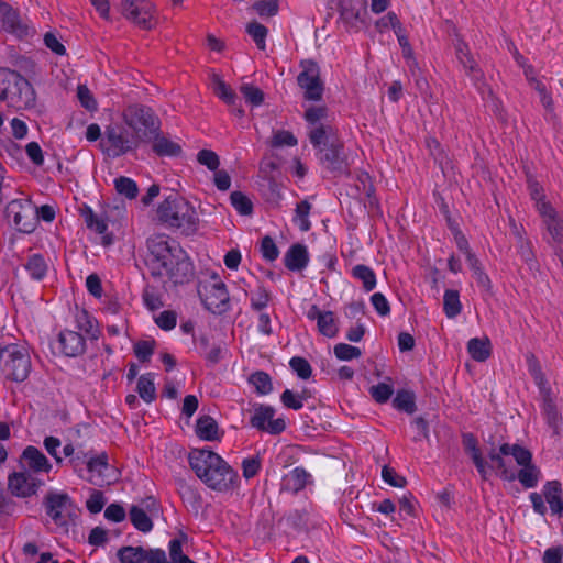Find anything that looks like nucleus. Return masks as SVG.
Returning a JSON list of instances; mask_svg holds the SVG:
<instances>
[{
  "instance_id": "f257e3e1",
  "label": "nucleus",
  "mask_w": 563,
  "mask_h": 563,
  "mask_svg": "<svg viewBox=\"0 0 563 563\" xmlns=\"http://www.w3.org/2000/svg\"><path fill=\"white\" fill-rule=\"evenodd\" d=\"M146 266L153 277L167 278L174 285L188 283L194 264L179 242L166 234H153L146 241Z\"/></svg>"
},
{
  "instance_id": "f03ea898",
  "label": "nucleus",
  "mask_w": 563,
  "mask_h": 563,
  "mask_svg": "<svg viewBox=\"0 0 563 563\" xmlns=\"http://www.w3.org/2000/svg\"><path fill=\"white\" fill-rule=\"evenodd\" d=\"M188 461L197 477L210 489L228 492L238 481V473L213 451L194 449Z\"/></svg>"
},
{
  "instance_id": "7ed1b4c3",
  "label": "nucleus",
  "mask_w": 563,
  "mask_h": 563,
  "mask_svg": "<svg viewBox=\"0 0 563 563\" xmlns=\"http://www.w3.org/2000/svg\"><path fill=\"white\" fill-rule=\"evenodd\" d=\"M157 217L166 227L189 236L197 232L199 218L194 206L181 197H168L159 203Z\"/></svg>"
},
{
  "instance_id": "20e7f679",
  "label": "nucleus",
  "mask_w": 563,
  "mask_h": 563,
  "mask_svg": "<svg viewBox=\"0 0 563 563\" xmlns=\"http://www.w3.org/2000/svg\"><path fill=\"white\" fill-rule=\"evenodd\" d=\"M0 99L18 111L33 109L36 93L33 86L21 74L0 68Z\"/></svg>"
},
{
  "instance_id": "39448f33",
  "label": "nucleus",
  "mask_w": 563,
  "mask_h": 563,
  "mask_svg": "<svg viewBox=\"0 0 563 563\" xmlns=\"http://www.w3.org/2000/svg\"><path fill=\"white\" fill-rule=\"evenodd\" d=\"M0 369L7 379L16 383L24 382L32 371L29 349L22 344L7 343L1 336Z\"/></svg>"
},
{
  "instance_id": "423d86ee",
  "label": "nucleus",
  "mask_w": 563,
  "mask_h": 563,
  "mask_svg": "<svg viewBox=\"0 0 563 563\" xmlns=\"http://www.w3.org/2000/svg\"><path fill=\"white\" fill-rule=\"evenodd\" d=\"M122 120L132 130L139 143H145L161 128V120L154 111L145 106L131 104L122 112Z\"/></svg>"
},
{
  "instance_id": "0eeeda50",
  "label": "nucleus",
  "mask_w": 563,
  "mask_h": 563,
  "mask_svg": "<svg viewBox=\"0 0 563 563\" xmlns=\"http://www.w3.org/2000/svg\"><path fill=\"white\" fill-rule=\"evenodd\" d=\"M500 451L505 455H511L521 467L518 472L514 470L515 481L518 479L525 488H533L538 485L541 472L532 463V454L529 450L519 444L504 443L500 445Z\"/></svg>"
},
{
  "instance_id": "6e6552de",
  "label": "nucleus",
  "mask_w": 563,
  "mask_h": 563,
  "mask_svg": "<svg viewBox=\"0 0 563 563\" xmlns=\"http://www.w3.org/2000/svg\"><path fill=\"white\" fill-rule=\"evenodd\" d=\"M139 141L123 125L111 123L106 126L100 147L110 157H120L139 147Z\"/></svg>"
},
{
  "instance_id": "1a4fd4ad",
  "label": "nucleus",
  "mask_w": 563,
  "mask_h": 563,
  "mask_svg": "<svg viewBox=\"0 0 563 563\" xmlns=\"http://www.w3.org/2000/svg\"><path fill=\"white\" fill-rule=\"evenodd\" d=\"M7 217L22 233H32L37 227L36 206L30 199H15L7 206Z\"/></svg>"
},
{
  "instance_id": "9d476101",
  "label": "nucleus",
  "mask_w": 563,
  "mask_h": 563,
  "mask_svg": "<svg viewBox=\"0 0 563 563\" xmlns=\"http://www.w3.org/2000/svg\"><path fill=\"white\" fill-rule=\"evenodd\" d=\"M321 164L335 175H349L353 158L344 152V146L338 139H331L329 145L320 147Z\"/></svg>"
},
{
  "instance_id": "9b49d317",
  "label": "nucleus",
  "mask_w": 563,
  "mask_h": 563,
  "mask_svg": "<svg viewBox=\"0 0 563 563\" xmlns=\"http://www.w3.org/2000/svg\"><path fill=\"white\" fill-rule=\"evenodd\" d=\"M121 11L125 19L143 30L156 25L155 5L147 0H122Z\"/></svg>"
},
{
  "instance_id": "f8f14e48",
  "label": "nucleus",
  "mask_w": 563,
  "mask_h": 563,
  "mask_svg": "<svg viewBox=\"0 0 563 563\" xmlns=\"http://www.w3.org/2000/svg\"><path fill=\"white\" fill-rule=\"evenodd\" d=\"M46 514L60 527H67L74 506L70 497L64 493H48L44 498Z\"/></svg>"
},
{
  "instance_id": "ddd939ff",
  "label": "nucleus",
  "mask_w": 563,
  "mask_h": 563,
  "mask_svg": "<svg viewBox=\"0 0 563 563\" xmlns=\"http://www.w3.org/2000/svg\"><path fill=\"white\" fill-rule=\"evenodd\" d=\"M275 409L271 406L261 405L254 409L250 424L263 432L269 434H280L286 429V422L283 418H276Z\"/></svg>"
},
{
  "instance_id": "4468645a",
  "label": "nucleus",
  "mask_w": 563,
  "mask_h": 563,
  "mask_svg": "<svg viewBox=\"0 0 563 563\" xmlns=\"http://www.w3.org/2000/svg\"><path fill=\"white\" fill-rule=\"evenodd\" d=\"M298 85L305 90L307 100L318 101L322 98L323 87L319 67L314 62L303 64V70L297 77Z\"/></svg>"
},
{
  "instance_id": "2eb2a0df",
  "label": "nucleus",
  "mask_w": 563,
  "mask_h": 563,
  "mask_svg": "<svg viewBox=\"0 0 563 563\" xmlns=\"http://www.w3.org/2000/svg\"><path fill=\"white\" fill-rule=\"evenodd\" d=\"M205 294L201 295L205 307L212 313H222L229 309V291L223 282L216 279L213 283L203 287Z\"/></svg>"
},
{
  "instance_id": "dca6fc26",
  "label": "nucleus",
  "mask_w": 563,
  "mask_h": 563,
  "mask_svg": "<svg viewBox=\"0 0 563 563\" xmlns=\"http://www.w3.org/2000/svg\"><path fill=\"white\" fill-rule=\"evenodd\" d=\"M87 470L89 473L88 481L96 486L109 485L117 478L115 470L108 463L106 453L90 457L87 461Z\"/></svg>"
},
{
  "instance_id": "f3484780",
  "label": "nucleus",
  "mask_w": 563,
  "mask_h": 563,
  "mask_svg": "<svg viewBox=\"0 0 563 563\" xmlns=\"http://www.w3.org/2000/svg\"><path fill=\"white\" fill-rule=\"evenodd\" d=\"M454 49L456 59L463 67L465 74L471 78L474 85L481 89L482 85H484V73L471 54L468 45L461 38H457L454 43Z\"/></svg>"
},
{
  "instance_id": "a211bd4d",
  "label": "nucleus",
  "mask_w": 563,
  "mask_h": 563,
  "mask_svg": "<svg viewBox=\"0 0 563 563\" xmlns=\"http://www.w3.org/2000/svg\"><path fill=\"white\" fill-rule=\"evenodd\" d=\"M8 485L14 496L29 497L36 494L37 489L43 485V482L21 468L19 472H14L9 476Z\"/></svg>"
},
{
  "instance_id": "6ab92c4d",
  "label": "nucleus",
  "mask_w": 563,
  "mask_h": 563,
  "mask_svg": "<svg viewBox=\"0 0 563 563\" xmlns=\"http://www.w3.org/2000/svg\"><path fill=\"white\" fill-rule=\"evenodd\" d=\"M20 468L31 473H48L52 470V464L47 457L35 446L27 445L19 460Z\"/></svg>"
},
{
  "instance_id": "aec40b11",
  "label": "nucleus",
  "mask_w": 563,
  "mask_h": 563,
  "mask_svg": "<svg viewBox=\"0 0 563 563\" xmlns=\"http://www.w3.org/2000/svg\"><path fill=\"white\" fill-rule=\"evenodd\" d=\"M57 344L60 353L68 357H77L86 351V340L82 334L77 331H60Z\"/></svg>"
},
{
  "instance_id": "412c9836",
  "label": "nucleus",
  "mask_w": 563,
  "mask_h": 563,
  "mask_svg": "<svg viewBox=\"0 0 563 563\" xmlns=\"http://www.w3.org/2000/svg\"><path fill=\"white\" fill-rule=\"evenodd\" d=\"M539 213L553 242L563 243V219L550 203H539Z\"/></svg>"
},
{
  "instance_id": "4be33fe9",
  "label": "nucleus",
  "mask_w": 563,
  "mask_h": 563,
  "mask_svg": "<svg viewBox=\"0 0 563 563\" xmlns=\"http://www.w3.org/2000/svg\"><path fill=\"white\" fill-rule=\"evenodd\" d=\"M146 143H152L153 152L161 157L179 156L183 152L181 145L164 134L161 129L153 133Z\"/></svg>"
},
{
  "instance_id": "5701e85b",
  "label": "nucleus",
  "mask_w": 563,
  "mask_h": 563,
  "mask_svg": "<svg viewBox=\"0 0 563 563\" xmlns=\"http://www.w3.org/2000/svg\"><path fill=\"white\" fill-rule=\"evenodd\" d=\"M312 483L311 475L301 466H297L282 478V490L297 494Z\"/></svg>"
},
{
  "instance_id": "b1692460",
  "label": "nucleus",
  "mask_w": 563,
  "mask_h": 563,
  "mask_svg": "<svg viewBox=\"0 0 563 563\" xmlns=\"http://www.w3.org/2000/svg\"><path fill=\"white\" fill-rule=\"evenodd\" d=\"M81 216L87 228L101 235L103 246H110L113 243V235L108 233V224L104 219L96 214L91 208L82 210Z\"/></svg>"
},
{
  "instance_id": "393cba45",
  "label": "nucleus",
  "mask_w": 563,
  "mask_h": 563,
  "mask_svg": "<svg viewBox=\"0 0 563 563\" xmlns=\"http://www.w3.org/2000/svg\"><path fill=\"white\" fill-rule=\"evenodd\" d=\"M309 263L307 246L300 243L289 247L284 256L285 266L292 272L302 271Z\"/></svg>"
},
{
  "instance_id": "a878e982",
  "label": "nucleus",
  "mask_w": 563,
  "mask_h": 563,
  "mask_svg": "<svg viewBox=\"0 0 563 563\" xmlns=\"http://www.w3.org/2000/svg\"><path fill=\"white\" fill-rule=\"evenodd\" d=\"M463 445L465 451L471 455L481 477L484 481L487 479L489 466L482 456L476 438L472 433L463 434Z\"/></svg>"
},
{
  "instance_id": "bb28decb",
  "label": "nucleus",
  "mask_w": 563,
  "mask_h": 563,
  "mask_svg": "<svg viewBox=\"0 0 563 563\" xmlns=\"http://www.w3.org/2000/svg\"><path fill=\"white\" fill-rule=\"evenodd\" d=\"M542 495L550 506L552 514L559 517L563 514L562 487L559 481H549L543 485Z\"/></svg>"
},
{
  "instance_id": "cd10ccee",
  "label": "nucleus",
  "mask_w": 563,
  "mask_h": 563,
  "mask_svg": "<svg viewBox=\"0 0 563 563\" xmlns=\"http://www.w3.org/2000/svg\"><path fill=\"white\" fill-rule=\"evenodd\" d=\"M196 434L205 441H216L220 439L217 421L210 416H201L196 422Z\"/></svg>"
},
{
  "instance_id": "c85d7f7f",
  "label": "nucleus",
  "mask_w": 563,
  "mask_h": 563,
  "mask_svg": "<svg viewBox=\"0 0 563 563\" xmlns=\"http://www.w3.org/2000/svg\"><path fill=\"white\" fill-rule=\"evenodd\" d=\"M153 549L145 550L142 547H122L118 551V559L121 563H148Z\"/></svg>"
},
{
  "instance_id": "c756f323",
  "label": "nucleus",
  "mask_w": 563,
  "mask_h": 563,
  "mask_svg": "<svg viewBox=\"0 0 563 563\" xmlns=\"http://www.w3.org/2000/svg\"><path fill=\"white\" fill-rule=\"evenodd\" d=\"M508 456L509 455L503 454L500 449L498 451L493 449L488 454V457L496 466L497 474L505 481L514 482V467H511L507 462Z\"/></svg>"
},
{
  "instance_id": "7c9ffc66",
  "label": "nucleus",
  "mask_w": 563,
  "mask_h": 563,
  "mask_svg": "<svg viewBox=\"0 0 563 563\" xmlns=\"http://www.w3.org/2000/svg\"><path fill=\"white\" fill-rule=\"evenodd\" d=\"M130 521L135 529L147 533L153 529V521L146 511L140 506L133 505L129 510Z\"/></svg>"
},
{
  "instance_id": "2f4dec72",
  "label": "nucleus",
  "mask_w": 563,
  "mask_h": 563,
  "mask_svg": "<svg viewBox=\"0 0 563 563\" xmlns=\"http://www.w3.org/2000/svg\"><path fill=\"white\" fill-rule=\"evenodd\" d=\"M467 351L474 361L484 362L490 356V342L487 338L471 339L467 343Z\"/></svg>"
},
{
  "instance_id": "473e14b6",
  "label": "nucleus",
  "mask_w": 563,
  "mask_h": 563,
  "mask_svg": "<svg viewBox=\"0 0 563 563\" xmlns=\"http://www.w3.org/2000/svg\"><path fill=\"white\" fill-rule=\"evenodd\" d=\"M334 135L333 128L329 124L319 123L318 125H314L310 132H309V140L310 143L313 145V147H317L320 150V147H323L329 145L330 142L329 139H331Z\"/></svg>"
},
{
  "instance_id": "72a5a7b5",
  "label": "nucleus",
  "mask_w": 563,
  "mask_h": 563,
  "mask_svg": "<svg viewBox=\"0 0 563 563\" xmlns=\"http://www.w3.org/2000/svg\"><path fill=\"white\" fill-rule=\"evenodd\" d=\"M24 268L30 276L35 280H42L47 273V264L45 258L41 254H33L29 256Z\"/></svg>"
},
{
  "instance_id": "f704fd0d",
  "label": "nucleus",
  "mask_w": 563,
  "mask_h": 563,
  "mask_svg": "<svg viewBox=\"0 0 563 563\" xmlns=\"http://www.w3.org/2000/svg\"><path fill=\"white\" fill-rule=\"evenodd\" d=\"M75 320L79 331L85 332L92 340L98 339L99 331L96 325V320L86 310H77Z\"/></svg>"
},
{
  "instance_id": "c9c22d12",
  "label": "nucleus",
  "mask_w": 563,
  "mask_h": 563,
  "mask_svg": "<svg viewBox=\"0 0 563 563\" xmlns=\"http://www.w3.org/2000/svg\"><path fill=\"white\" fill-rule=\"evenodd\" d=\"M352 276L362 282L365 291H371L376 287V275L369 266L363 264L355 265L352 268Z\"/></svg>"
},
{
  "instance_id": "e433bc0d",
  "label": "nucleus",
  "mask_w": 563,
  "mask_h": 563,
  "mask_svg": "<svg viewBox=\"0 0 563 563\" xmlns=\"http://www.w3.org/2000/svg\"><path fill=\"white\" fill-rule=\"evenodd\" d=\"M136 390L145 402H152L156 398V388L152 374L142 375L136 384Z\"/></svg>"
},
{
  "instance_id": "4c0bfd02",
  "label": "nucleus",
  "mask_w": 563,
  "mask_h": 563,
  "mask_svg": "<svg viewBox=\"0 0 563 563\" xmlns=\"http://www.w3.org/2000/svg\"><path fill=\"white\" fill-rule=\"evenodd\" d=\"M212 89L217 97L223 100L228 106L234 107L238 97L235 92L227 85L221 78L214 76L212 81Z\"/></svg>"
},
{
  "instance_id": "58836bf2",
  "label": "nucleus",
  "mask_w": 563,
  "mask_h": 563,
  "mask_svg": "<svg viewBox=\"0 0 563 563\" xmlns=\"http://www.w3.org/2000/svg\"><path fill=\"white\" fill-rule=\"evenodd\" d=\"M310 210L311 203L308 200H302L296 206L294 222L302 232L309 231L311 228V222L309 220Z\"/></svg>"
},
{
  "instance_id": "ea45409f",
  "label": "nucleus",
  "mask_w": 563,
  "mask_h": 563,
  "mask_svg": "<svg viewBox=\"0 0 563 563\" xmlns=\"http://www.w3.org/2000/svg\"><path fill=\"white\" fill-rule=\"evenodd\" d=\"M443 309L448 318H455L461 312L462 306L456 290H445L443 296Z\"/></svg>"
},
{
  "instance_id": "a19ab883",
  "label": "nucleus",
  "mask_w": 563,
  "mask_h": 563,
  "mask_svg": "<svg viewBox=\"0 0 563 563\" xmlns=\"http://www.w3.org/2000/svg\"><path fill=\"white\" fill-rule=\"evenodd\" d=\"M318 330L328 338H334L338 333V325L332 311H324L317 320Z\"/></svg>"
},
{
  "instance_id": "79ce46f5",
  "label": "nucleus",
  "mask_w": 563,
  "mask_h": 563,
  "mask_svg": "<svg viewBox=\"0 0 563 563\" xmlns=\"http://www.w3.org/2000/svg\"><path fill=\"white\" fill-rule=\"evenodd\" d=\"M246 33L253 38L258 49L266 48V37L268 30L263 24L253 21L246 25Z\"/></svg>"
},
{
  "instance_id": "37998d69",
  "label": "nucleus",
  "mask_w": 563,
  "mask_h": 563,
  "mask_svg": "<svg viewBox=\"0 0 563 563\" xmlns=\"http://www.w3.org/2000/svg\"><path fill=\"white\" fill-rule=\"evenodd\" d=\"M230 201L233 208L241 216H251L253 213V203L251 199L242 191H233L230 195Z\"/></svg>"
},
{
  "instance_id": "c03bdc74",
  "label": "nucleus",
  "mask_w": 563,
  "mask_h": 563,
  "mask_svg": "<svg viewBox=\"0 0 563 563\" xmlns=\"http://www.w3.org/2000/svg\"><path fill=\"white\" fill-rule=\"evenodd\" d=\"M396 409L407 413H413L416 410L415 395L408 390H399L393 400Z\"/></svg>"
},
{
  "instance_id": "a18cd8bd",
  "label": "nucleus",
  "mask_w": 563,
  "mask_h": 563,
  "mask_svg": "<svg viewBox=\"0 0 563 563\" xmlns=\"http://www.w3.org/2000/svg\"><path fill=\"white\" fill-rule=\"evenodd\" d=\"M542 411L548 424L556 432L560 422V415L554 401L549 395L543 397Z\"/></svg>"
},
{
  "instance_id": "49530a36",
  "label": "nucleus",
  "mask_w": 563,
  "mask_h": 563,
  "mask_svg": "<svg viewBox=\"0 0 563 563\" xmlns=\"http://www.w3.org/2000/svg\"><path fill=\"white\" fill-rule=\"evenodd\" d=\"M240 92L247 103L252 107H258L264 101V92L256 86L251 84H243L240 87Z\"/></svg>"
},
{
  "instance_id": "de8ad7c7",
  "label": "nucleus",
  "mask_w": 563,
  "mask_h": 563,
  "mask_svg": "<svg viewBox=\"0 0 563 563\" xmlns=\"http://www.w3.org/2000/svg\"><path fill=\"white\" fill-rule=\"evenodd\" d=\"M249 380L261 395H267L273 389L271 376L265 372H255Z\"/></svg>"
},
{
  "instance_id": "09e8293b",
  "label": "nucleus",
  "mask_w": 563,
  "mask_h": 563,
  "mask_svg": "<svg viewBox=\"0 0 563 563\" xmlns=\"http://www.w3.org/2000/svg\"><path fill=\"white\" fill-rule=\"evenodd\" d=\"M117 191L129 199H134L137 196L139 189L136 183L129 178L121 176L114 180Z\"/></svg>"
},
{
  "instance_id": "8fccbe9b",
  "label": "nucleus",
  "mask_w": 563,
  "mask_h": 563,
  "mask_svg": "<svg viewBox=\"0 0 563 563\" xmlns=\"http://www.w3.org/2000/svg\"><path fill=\"white\" fill-rule=\"evenodd\" d=\"M271 300V292L262 285H260L255 291L250 296L251 308L261 311L268 306Z\"/></svg>"
},
{
  "instance_id": "3c124183",
  "label": "nucleus",
  "mask_w": 563,
  "mask_h": 563,
  "mask_svg": "<svg viewBox=\"0 0 563 563\" xmlns=\"http://www.w3.org/2000/svg\"><path fill=\"white\" fill-rule=\"evenodd\" d=\"M252 8L261 18H269L278 13L279 4L277 0H258Z\"/></svg>"
},
{
  "instance_id": "603ef678",
  "label": "nucleus",
  "mask_w": 563,
  "mask_h": 563,
  "mask_svg": "<svg viewBox=\"0 0 563 563\" xmlns=\"http://www.w3.org/2000/svg\"><path fill=\"white\" fill-rule=\"evenodd\" d=\"M290 368L298 375L301 379H309L312 374V368L309 362L300 356H294L289 361Z\"/></svg>"
},
{
  "instance_id": "864d4df0",
  "label": "nucleus",
  "mask_w": 563,
  "mask_h": 563,
  "mask_svg": "<svg viewBox=\"0 0 563 563\" xmlns=\"http://www.w3.org/2000/svg\"><path fill=\"white\" fill-rule=\"evenodd\" d=\"M334 355L341 361H351L354 358H358L362 355V352L358 347L346 344L339 343L333 349Z\"/></svg>"
},
{
  "instance_id": "5fc2aeb1",
  "label": "nucleus",
  "mask_w": 563,
  "mask_h": 563,
  "mask_svg": "<svg viewBox=\"0 0 563 563\" xmlns=\"http://www.w3.org/2000/svg\"><path fill=\"white\" fill-rule=\"evenodd\" d=\"M155 341H139L134 344L133 351L136 358L142 362H148L154 353Z\"/></svg>"
},
{
  "instance_id": "6e6d98bb",
  "label": "nucleus",
  "mask_w": 563,
  "mask_h": 563,
  "mask_svg": "<svg viewBox=\"0 0 563 563\" xmlns=\"http://www.w3.org/2000/svg\"><path fill=\"white\" fill-rule=\"evenodd\" d=\"M529 81L533 89L539 93L540 101L545 110L549 112L553 111V99L548 92L545 85L536 78H530Z\"/></svg>"
},
{
  "instance_id": "4d7b16f0",
  "label": "nucleus",
  "mask_w": 563,
  "mask_h": 563,
  "mask_svg": "<svg viewBox=\"0 0 563 563\" xmlns=\"http://www.w3.org/2000/svg\"><path fill=\"white\" fill-rule=\"evenodd\" d=\"M197 161L200 165L206 166L208 169L214 172L220 165L218 154L211 150H201L197 154Z\"/></svg>"
},
{
  "instance_id": "13d9d810",
  "label": "nucleus",
  "mask_w": 563,
  "mask_h": 563,
  "mask_svg": "<svg viewBox=\"0 0 563 563\" xmlns=\"http://www.w3.org/2000/svg\"><path fill=\"white\" fill-rule=\"evenodd\" d=\"M372 397L379 404L386 402L393 395L394 388L386 383H379L369 389Z\"/></svg>"
},
{
  "instance_id": "bf43d9fd",
  "label": "nucleus",
  "mask_w": 563,
  "mask_h": 563,
  "mask_svg": "<svg viewBox=\"0 0 563 563\" xmlns=\"http://www.w3.org/2000/svg\"><path fill=\"white\" fill-rule=\"evenodd\" d=\"M358 181L363 186V192L367 197L368 206L371 208L377 207L378 206V200H377V198L374 195L375 189H374V186H373V184L371 181L369 175L367 173H362L358 176Z\"/></svg>"
},
{
  "instance_id": "052dcab7",
  "label": "nucleus",
  "mask_w": 563,
  "mask_h": 563,
  "mask_svg": "<svg viewBox=\"0 0 563 563\" xmlns=\"http://www.w3.org/2000/svg\"><path fill=\"white\" fill-rule=\"evenodd\" d=\"M382 477L393 487L402 488L407 484V481L404 476L399 475L394 468L387 465H385L382 470Z\"/></svg>"
},
{
  "instance_id": "680f3d73",
  "label": "nucleus",
  "mask_w": 563,
  "mask_h": 563,
  "mask_svg": "<svg viewBox=\"0 0 563 563\" xmlns=\"http://www.w3.org/2000/svg\"><path fill=\"white\" fill-rule=\"evenodd\" d=\"M155 323L165 331H169L176 327L177 314L175 311L165 310L155 318Z\"/></svg>"
},
{
  "instance_id": "e2e57ef3",
  "label": "nucleus",
  "mask_w": 563,
  "mask_h": 563,
  "mask_svg": "<svg viewBox=\"0 0 563 563\" xmlns=\"http://www.w3.org/2000/svg\"><path fill=\"white\" fill-rule=\"evenodd\" d=\"M297 145V139L295 135L285 130L277 131L272 139V146L282 147V146H295Z\"/></svg>"
},
{
  "instance_id": "0e129e2a",
  "label": "nucleus",
  "mask_w": 563,
  "mask_h": 563,
  "mask_svg": "<svg viewBox=\"0 0 563 563\" xmlns=\"http://www.w3.org/2000/svg\"><path fill=\"white\" fill-rule=\"evenodd\" d=\"M261 252L265 260L273 262L278 255L279 251L271 236H264L261 242Z\"/></svg>"
},
{
  "instance_id": "69168bd1",
  "label": "nucleus",
  "mask_w": 563,
  "mask_h": 563,
  "mask_svg": "<svg viewBox=\"0 0 563 563\" xmlns=\"http://www.w3.org/2000/svg\"><path fill=\"white\" fill-rule=\"evenodd\" d=\"M261 470V459L258 456H252L244 459L242 462V473L244 478H253Z\"/></svg>"
},
{
  "instance_id": "338daca9",
  "label": "nucleus",
  "mask_w": 563,
  "mask_h": 563,
  "mask_svg": "<svg viewBox=\"0 0 563 563\" xmlns=\"http://www.w3.org/2000/svg\"><path fill=\"white\" fill-rule=\"evenodd\" d=\"M77 97H78L81 106L84 108H86L87 110L92 111V110L97 109V102L87 86H85V85L78 86Z\"/></svg>"
},
{
  "instance_id": "774afa93",
  "label": "nucleus",
  "mask_w": 563,
  "mask_h": 563,
  "mask_svg": "<svg viewBox=\"0 0 563 563\" xmlns=\"http://www.w3.org/2000/svg\"><path fill=\"white\" fill-rule=\"evenodd\" d=\"M371 302L378 314L385 317L390 312V306L382 292H375L371 297Z\"/></svg>"
}]
</instances>
